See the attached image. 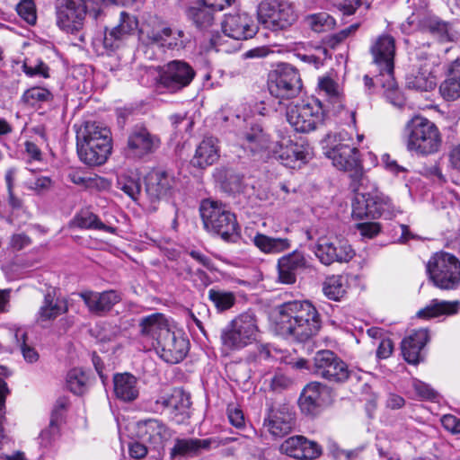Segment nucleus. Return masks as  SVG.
<instances>
[{
  "label": "nucleus",
  "instance_id": "nucleus-1",
  "mask_svg": "<svg viewBox=\"0 0 460 460\" xmlns=\"http://www.w3.org/2000/svg\"><path fill=\"white\" fill-rule=\"evenodd\" d=\"M326 156L339 170L349 172L351 178V188L357 192L352 205V217L357 219L376 218L393 208L390 198L378 192L367 191L366 186L369 180L365 175L359 162V153L356 146L349 143H339L326 151Z\"/></svg>",
  "mask_w": 460,
  "mask_h": 460
},
{
  "label": "nucleus",
  "instance_id": "nucleus-2",
  "mask_svg": "<svg viewBox=\"0 0 460 460\" xmlns=\"http://www.w3.org/2000/svg\"><path fill=\"white\" fill-rule=\"evenodd\" d=\"M321 326L320 314L309 301H290L278 308L275 331L283 337L303 342L316 335Z\"/></svg>",
  "mask_w": 460,
  "mask_h": 460
},
{
  "label": "nucleus",
  "instance_id": "nucleus-3",
  "mask_svg": "<svg viewBox=\"0 0 460 460\" xmlns=\"http://www.w3.org/2000/svg\"><path fill=\"white\" fill-rule=\"evenodd\" d=\"M402 138L407 150L420 155L436 154L442 145V135L437 125L420 115L413 116L406 122Z\"/></svg>",
  "mask_w": 460,
  "mask_h": 460
},
{
  "label": "nucleus",
  "instance_id": "nucleus-4",
  "mask_svg": "<svg viewBox=\"0 0 460 460\" xmlns=\"http://www.w3.org/2000/svg\"><path fill=\"white\" fill-rule=\"evenodd\" d=\"M140 44L146 49L156 47L162 49L180 50L186 47L189 37L184 31L171 27L167 22L151 19L139 28Z\"/></svg>",
  "mask_w": 460,
  "mask_h": 460
},
{
  "label": "nucleus",
  "instance_id": "nucleus-5",
  "mask_svg": "<svg viewBox=\"0 0 460 460\" xmlns=\"http://www.w3.org/2000/svg\"><path fill=\"white\" fill-rule=\"evenodd\" d=\"M260 334L256 315L251 312L238 314L221 331L223 349L227 351L240 350L257 341Z\"/></svg>",
  "mask_w": 460,
  "mask_h": 460
},
{
  "label": "nucleus",
  "instance_id": "nucleus-6",
  "mask_svg": "<svg viewBox=\"0 0 460 460\" xmlns=\"http://www.w3.org/2000/svg\"><path fill=\"white\" fill-rule=\"evenodd\" d=\"M200 215L205 228L219 235L224 241L236 242L240 227L236 217L226 206L206 199L200 205Z\"/></svg>",
  "mask_w": 460,
  "mask_h": 460
},
{
  "label": "nucleus",
  "instance_id": "nucleus-7",
  "mask_svg": "<svg viewBox=\"0 0 460 460\" xmlns=\"http://www.w3.org/2000/svg\"><path fill=\"white\" fill-rule=\"evenodd\" d=\"M427 270L439 288L452 289L460 283V261L451 253H435L428 262Z\"/></svg>",
  "mask_w": 460,
  "mask_h": 460
},
{
  "label": "nucleus",
  "instance_id": "nucleus-8",
  "mask_svg": "<svg viewBox=\"0 0 460 460\" xmlns=\"http://www.w3.org/2000/svg\"><path fill=\"white\" fill-rule=\"evenodd\" d=\"M258 20L265 29L279 31L291 27L296 22L297 14L290 3L272 0L259 5Z\"/></svg>",
  "mask_w": 460,
  "mask_h": 460
},
{
  "label": "nucleus",
  "instance_id": "nucleus-9",
  "mask_svg": "<svg viewBox=\"0 0 460 460\" xmlns=\"http://www.w3.org/2000/svg\"><path fill=\"white\" fill-rule=\"evenodd\" d=\"M324 112L318 100L297 102L287 111V119L297 132L309 133L323 122Z\"/></svg>",
  "mask_w": 460,
  "mask_h": 460
},
{
  "label": "nucleus",
  "instance_id": "nucleus-10",
  "mask_svg": "<svg viewBox=\"0 0 460 460\" xmlns=\"http://www.w3.org/2000/svg\"><path fill=\"white\" fill-rule=\"evenodd\" d=\"M269 155L279 161L284 166L296 169L309 161L311 152L308 145L294 142L288 137H282L270 144Z\"/></svg>",
  "mask_w": 460,
  "mask_h": 460
},
{
  "label": "nucleus",
  "instance_id": "nucleus-11",
  "mask_svg": "<svg viewBox=\"0 0 460 460\" xmlns=\"http://www.w3.org/2000/svg\"><path fill=\"white\" fill-rule=\"evenodd\" d=\"M298 72L290 66H283L271 71L268 77V89L271 96L279 99L296 97L301 90Z\"/></svg>",
  "mask_w": 460,
  "mask_h": 460
},
{
  "label": "nucleus",
  "instance_id": "nucleus-12",
  "mask_svg": "<svg viewBox=\"0 0 460 460\" xmlns=\"http://www.w3.org/2000/svg\"><path fill=\"white\" fill-rule=\"evenodd\" d=\"M314 372L315 375L334 384L346 382L351 373L348 365L329 349L319 350L315 353Z\"/></svg>",
  "mask_w": 460,
  "mask_h": 460
},
{
  "label": "nucleus",
  "instance_id": "nucleus-13",
  "mask_svg": "<svg viewBox=\"0 0 460 460\" xmlns=\"http://www.w3.org/2000/svg\"><path fill=\"white\" fill-rule=\"evenodd\" d=\"M373 64L379 72L377 76L388 77L389 86L394 85L395 40L387 34L376 38L369 49Z\"/></svg>",
  "mask_w": 460,
  "mask_h": 460
},
{
  "label": "nucleus",
  "instance_id": "nucleus-14",
  "mask_svg": "<svg viewBox=\"0 0 460 460\" xmlns=\"http://www.w3.org/2000/svg\"><path fill=\"white\" fill-rule=\"evenodd\" d=\"M96 0H63L57 7V24L67 32L83 28L86 12Z\"/></svg>",
  "mask_w": 460,
  "mask_h": 460
},
{
  "label": "nucleus",
  "instance_id": "nucleus-15",
  "mask_svg": "<svg viewBox=\"0 0 460 460\" xmlns=\"http://www.w3.org/2000/svg\"><path fill=\"white\" fill-rule=\"evenodd\" d=\"M315 255L324 265L337 262H348L355 252L348 241L338 237H320L315 246Z\"/></svg>",
  "mask_w": 460,
  "mask_h": 460
},
{
  "label": "nucleus",
  "instance_id": "nucleus-16",
  "mask_svg": "<svg viewBox=\"0 0 460 460\" xmlns=\"http://www.w3.org/2000/svg\"><path fill=\"white\" fill-rule=\"evenodd\" d=\"M194 69L183 60H172L161 67L159 83L172 93L188 86L195 77Z\"/></svg>",
  "mask_w": 460,
  "mask_h": 460
},
{
  "label": "nucleus",
  "instance_id": "nucleus-17",
  "mask_svg": "<svg viewBox=\"0 0 460 460\" xmlns=\"http://www.w3.org/2000/svg\"><path fill=\"white\" fill-rule=\"evenodd\" d=\"M160 137L151 133L144 126H135L129 132L127 142V153L137 158L155 153L160 146Z\"/></svg>",
  "mask_w": 460,
  "mask_h": 460
},
{
  "label": "nucleus",
  "instance_id": "nucleus-18",
  "mask_svg": "<svg viewBox=\"0 0 460 460\" xmlns=\"http://www.w3.org/2000/svg\"><path fill=\"white\" fill-rule=\"evenodd\" d=\"M157 354L165 362L177 364L184 359L189 351V341L181 334L170 331L157 340L154 347Z\"/></svg>",
  "mask_w": 460,
  "mask_h": 460
},
{
  "label": "nucleus",
  "instance_id": "nucleus-19",
  "mask_svg": "<svg viewBox=\"0 0 460 460\" xmlns=\"http://www.w3.org/2000/svg\"><path fill=\"white\" fill-rule=\"evenodd\" d=\"M175 185L174 176L162 169H154L146 177V192L151 202L169 198Z\"/></svg>",
  "mask_w": 460,
  "mask_h": 460
},
{
  "label": "nucleus",
  "instance_id": "nucleus-20",
  "mask_svg": "<svg viewBox=\"0 0 460 460\" xmlns=\"http://www.w3.org/2000/svg\"><path fill=\"white\" fill-rule=\"evenodd\" d=\"M224 33L234 40H242L252 38L257 27L251 16L246 13H234L226 14L222 22Z\"/></svg>",
  "mask_w": 460,
  "mask_h": 460
},
{
  "label": "nucleus",
  "instance_id": "nucleus-21",
  "mask_svg": "<svg viewBox=\"0 0 460 460\" xmlns=\"http://www.w3.org/2000/svg\"><path fill=\"white\" fill-rule=\"evenodd\" d=\"M140 336L142 341L146 343L145 348L151 349L157 344V340L165 336L171 331L168 320L163 314L155 313L141 319Z\"/></svg>",
  "mask_w": 460,
  "mask_h": 460
},
{
  "label": "nucleus",
  "instance_id": "nucleus-22",
  "mask_svg": "<svg viewBox=\"0 0 460 460\" xmlns=\"http://www.w3.org/2000/svg\"><path fill=\"white\" fill-rule=\"evenodd\" d=\"M280 451L296 459L312 460L321 456L322 447L304 436H292L280 445Z\"/></svg>",
  "mask_w": 460,
  "mask_h": 460
},
{
  "label": "nucleus",
  "instance_id": "nucleus-23",
  "mask_svg": "<svg viewBox=\"0 0 460 460\" xmlns=\"http://www.w3.org/2000/svg\"><path fill=\"white\" fill-rule=\"evenodd\" d=\"M137 436L154 449L159 450L171 438L172 431L161 420L149 419L137 423Z\"/></svg>",
  "mask_w": 460,
  "mask_h": 460
},
{
  "label": "nucleus",
  "instance_id": "nucleus-24",
  "mask_svg": "<svg viewBox=\"0 0 460 460\" xmlns=\"http://www.w3.org/2000/svg\"><path fill=\"white\" fill-rule=\"evenodd\" d=\"M219 441L217 438H176L174 445L170 450V457L190 458L198 456L202 451L210 449L212 447H217Z\"/></svg>",
  "mask_w": 460,
  "mask_h": 460
},
{
  "label": "nucleus",
  "instance_id": "nucleus-25",
  "mask_svg": "<svg viewBox=\"0 0 460 460\" xmlns=\"http://www.w3.org/2000/svg\"><path fill=\"white\" fill-rule=\"evenodd\" d=\"M263 426L275 438H283L289 434L295 426V415L287 406L271 409Z\"/></svg>",
  "mask_w": 460,
  "mask_h": 460
},
{
  "label": "nucleus",
  "instance_id": "nucleus-26",
  "mask_svg": "<svg viewBox=\"0 0 460 460\" xmlns=\"http://www.w3.org/2000/svg\"><path fill=\"white\" fill-rule=\"evenodd\" d=\"M156 403L161 404L170 411L176 423L181 424L189 418V409L191 404L188 394L180 388H174L171 394L161 395Z\"/></svg>",
  "mask_w": 460,
  "mask_h": 460
},
{
  "label": "nucleus",
  "instance_id": "nucleus-27",
  "mask_svg": "<svg viewBox=\"0 0 460 460\" xmlns=\"http://www.w3.org/2000/svg\"><path fill=\"white\" fill-rule=\"evenodd\" d=\"M79 296L84 302L89 312L97 315L110 312L121 300L120 294L115 290L103 292L85 290L81 292Z\"/></svg>",
  "mask_w": 460,
  "mask_h": 460
},
{
  "label": "nucleus",
  "instance_id": "nucleus-28",
  "mask_svg": "<svg viewBox=\"0 0 460 460\" xmlns=\"http://www.w3.org/2000/svg\"><path fill=\"white\" fill-rule=\"evenodd\" d=\"M112 144L109 128L96 121L84 122L76 131V148L93 144Z\"/></svg>",
  "mask_w": 460,
  "mask_h": 460
},
{
  "label": "nucleus",
  "instance_id": "nucleus-29",
  "mask_svg": "<svg viewBox=\"0 0 460 460\" xmlns=\"http://www.w3.org/2000/svg\"><path fill=\"white\" fill-rule=\"evenodd\" d=\"M137 27L138 22L136 16L121 12L119 23L108 33H105L104 47L110 49L119 48L122 40L132 35Z\"/></svg>",
  "mask_w": 460,
  "mask_h": 460
},
{
  "label": "nucleus",
  "instance_id": "nucleus-30",
  "mask_svg": "<svg viewBox=\"0 0 460 460\" xmlns=\"http://www.w3.org/2000/svg\"><path fill=\"white\" fill-rule=\"evenodd\" d=\"M306 267L305 255L294 251L278 260V279L282 284H294L296 281V272Z\"/></svg>",
  "mask_w": 460,
  "mask_h": 460
},
{
  "label": "nucleus",
  "instance_id": "nucleus-31",
  "mask_svg": "<svg viewBox=\"0 0 460 460\" xmlns=\"http://www.w3.org/2000/svg\"><path fill=\"white\" fill-rule=\"evenodd\" d=\"M429 340L427 329L413 331L401 343L402 355L410 364L416 365L420 360V351Z\"/></svg>",
  "mask_w": 460,
  "mask_h": 460
},
{
  "label": "nucleus",
  "instance_id": "nucleus-32",
  "mask_svg": "<svg viewBox=\"0 0 460 460\" xmlns=\"http://www.w3.org/2000/svg\"><path fill=\"white\" fill-rule=\"evenodd\" d=\"M218 140L213 137H208L198 145L191 164L197 168H205L215 164L220 155Z\"/></svg>",
  "mask_w": 460,
  "mask_h": 460
},
{
  "label": "nucleus",
  "instance_id": "nucleus-33",
  "mask_svg": "<svg viewBox=\"0 0 460 460\" xmlns=\"http://www.w3.org/2000/svg\"><path fill=\"white\" fill-rule=\"evenodd\" d=\"M253 245L264 254H279L291 248L292 241L285 236H272L255 233L252 238Z\"/></svg>",
  "mask_w": 460,
  "mask_h": 460
},
{
  "label": "nucleus",
  "instance_id": "nucleus-34",
  "mask_svg": "<svg viewBox=\"0 0 460 460\" xmlns=\"http://www.w3.org/2000/svg\"><path fill=\"white\" fill-rule=\"evenodd\" d=\"M114 394L123 402H132L139 394L137 379L129 373L116 374L113 377Z\"/></svg>",
  "mask_w": 460,
  "mask_h": 460
},
{
  "label": "nucleus",
  "instance_id": "nucleus-35",
  "mask_svg": "<svg viewBox=\"0 0 460 460\" xmlns=\"http://www.w3.org/2000/svg\"><path fill=\"white\" fill-rule=\"evenodd\" d=\"M214 9L208 4L192 6L187 10V16L195 27L201 31H211L215 23Z\"/></svg>",
  "mask_w": 460,
  "mask_h": 460
},
{
  "label": "nucleus",
  "instance_id": "nucleus-36",
  "mask_svg": "<svg viewBox=\"0 0 460 460\" xmlns=\"http://www.w3.org/2000/svg\"><path fill=\"white\" fill-rule=\"evenodd\" d=\"M406 86L409 89L429 92L435 88L436 81L432 75L431 67L427 63L420 65L418 71L406 76Z\"/></svg>",
  "mask_w": 460,
  "mask_h": 460
},
{
  "label": "nucleus",
  "instance_id": "nucleus-37",
  "mask_svg": "<svg viewBox=\"0 0 460 460\" xmlns=\"http://www.w3.org/2000/svg\"><path fill=\"white\" fill-rule=\"evenodd\" d=\"M111 149L112 144H93L77 148V154L83 163L88 165H101L107 161Z\"/></svg>",
  "mask_w": 460,
  "mask_h": 460
},
{
  "label": "nucleus",
  "instance_id": "nucleus-38",
  "mask_svg": "<svg viewBox=\"0 0 460 460\" xmlns=\"http://www.w3.org/2000/svg\"><path fill=\"white\" fill-rule=\"evenodd\" d=\"M441 96L447 101L460 98V60H456L450 66L447 78L439 86Z\"/></svg>",
  "mask_w": 460,
  "mask_h": 460
},
{
  "label": "nucleus",
  "instance_id": "nucleus-39",
  "mask_svg": "<svg viewBox=\"0 0 460 460\" xmlns=\"http://www.w3.org/2000/svg\"><path fill=\"white\" fill-rule=\"evenodd\" d=\"M460 309L459 301H444L433 299L430 303L420 309L417 315L420 318H434L440 315H453L458 313Z\"/></svg>",
  "mask_w": 460,
  "mask_h": 460
},
{
  "label": "nucleus",
  "instance_id": "nucleus-40",
  "mask_svg": "<svg viewBox=\"0 0 460 460\" xmlns=\"http://www.w3.org/2000/svg\"><path fill=\"white\" fill-rule=\"evenodd\" d=\"M269 137L263 130L259 128H252L250 132L244 135L243 146L248 149L252 155L259 154L264 150L269 152L270 146Z\"/></svg>",
  "mask_w": 460,
  "mask_h": 460
},
{
  "label": "nucleus",
  "instance_id": "nucleus-41",
  "mask_svg": "<svg viewBox=\"0 0 460 460\" xmlns=\"http://www.w3.org/2000/svg\"><path fill=\"white\" fill-rule=\"evenodd\" d=\"M67 310L68 307L66 300L55 299L50 294H47L39 314L42 321H48L55 319L58 315L65 314Z\"/></svg>",
  "mask_w": 460,
  "mask_h": 460
},
{
  "label": "nucleus",
  "instance_id": "nucleus-42",
  "mask_svg": "<svg viewBox=\"0 0 460 460\" xmlns=\"http://www.w3.org/2000/svg\"><path fill=\"white\" fill-rule=\"evenodd\" d=\"M323 387L321 383L312 382L304 388L299 399L300 407L303 411L312 413L315 410L319 405Z\"/></svg>",
  "mask_w": 460,
  "mask_h": 460
},
{
  "label": "nucleus",
  "instance_id": "nucleus-43",
  "mask_svg": "<svg viewBox=\"0 0 460 460\" xmlns=\"http://www.w3.org/2000/svg\"><path fill=\"white\" fill-rule=\"evenodd\" d=\"M53 98L50 91L45 87L33 86L26 90L22 95L21 102L28 107H40L42 103Z\"/></svg>",
  "mask_w": 460,
  "mask_h": 460
},
{
  "label": "nucleus",
  "instance_id": "nucleus-44",
  "mask_svg": "<svg viewBox=\"0 0 460 460\" xmlns=\"http://www.w3.org/2000/svg\"><path fill=\"white\" fill-rule=\"evenodd\" d=\"M75 224L80 228L101 230L107 233H114L112 226H106L93 213L89 211H82L75 217Z\"/></svg>",
  "mask_w": 460,
  "mask_h": 460
},
{
  "label": "nucleus",
  "instance_id": "nucleus-45",
  "mask_svg": "<svg viewBox=\"0 0 460 460\" xmlns=\"http://www.w3.org/2000/svg\"><path fill=\"white\" fill-rule=\"evenodd\" d=\"M89 376L80 368L71 369L66 376V386L75 394H83L88 389Z\"/></svg>",
  "mask_w": 460,
  "mask_h": 460
},
{
  "label": "nucleus",
  "instance_id": "nucleus-46",
  "mask_svg": "<svg viewBox=\"0 0 460 460\" xmlns=\"http://www.w3.org/2000/svg\"><path fill=\"white\" fill-rule=\"evenodd\" d=\"M324 295L332 300L338 301L346 293L345 279L342 276H332L326 279L323 288Z\"/></svg>",
  "mask_w": 460,
  "mask_h": 460
},
{
  "label": "nucleus",
  "instance_id": "nucleus-47",
  "mask_svg": "<svg viewBox=\"0 0 460 460\" xmlns=\"http://www.w3.org/2000/svg\"><path fill=\"white\" fill-rule=\"evenodd\" d=\"M318 86L320 91L323 92L330 102L338 106L341 103L342 92L340 85L330 77L319 79Z\"/></svg>",
  "mask_w": 460,
  "mask_h": 460
},
{
  "label": "nucleus",
  "instance_id": "nucleus-48",
  "mask_svg": "<svg viewBox=\"0 0 460 460\" xmlns=\"http://www.w3.org/2000/svg\"><path fill=\"white\" fill-rule=\"evenodd\" d=\"M13 337L16 341L17 345L19 346L22 354L24 358V359L29 363H34L38 361L39 359V354L37 350L29 346L26 343L27 339V333L22 328H17L14 331Z\"/></svg>",
  "mask_w": 460,
  "mask_h": 460
},
{
  "label": "nucleus",
  "instance_id": "nucleus-49",
  "mask_svg": "<svg viewBox=\"0 0 460 460\" xmlns=\"http://www.w3.org/2000/svg\"><path fill=\"white\" fill-rule=\"evenodd\" d=\"M208 298L219 311H225L231 308L235 302L234 293L216 289H210L208 291Z\"/></svg>",
  "mask_w": 460,
  "mask_h": 460
},
{
  "label": "nucleus",
  "instance_id": "nucleus-50",
  "mask_svg": "<svg viewBox=\"0 0 460 460\" xmlns=\"http://www.w3.org/2000/svg\"><path fill=\"white\" fill-rule=\"evenodd\" d=\"M376 82L380 84L385 89L386 99L394 106L402 107L404 105V98L397 89V84L394 79V85L389 86L388 77L376 76Z\"/></svg>",
  "mask_w": 460,
  "mask_h": 460
},
{
  "label": "nucleus",
  "instance_id": "nucleus-51",
  "mask_svg": "<svg viewBox=\"0 0 460 460\" xmlns=\"http://www.w3.org/2000/svg\"><path fill=\"white\" fill-rule=\"evenodd\" d=\"M118 186L125 194L133 200H137L141 191V183L139 178L122 175L118 180Z\"/></svg>",
  "mask_w": 460,
  "mask_h": 460
},
{
  "label": "nucleus",
  "instance_id": "nucleus-52",
  "mask_svg": "<svg viewBox=\"0 0 460 460\" xmlns=\"http://www.w3.org/2000/svg\"><path fill=\"white\" fill-rule=\"evenodd\" d=\"M423 29L429 31L433 34H437L441 40H450L448 33V24L436 18H429L423 22Z\"/></svg>",
  "mask_w": 460,
  "mask_h": 460
},
{
  "label": "nucleus",
  "instance_id": "nucleus-53",
  "mask_svg": "<svg viewBox=\"0 0 460 460\" xmlns=\"http://www.w3.org/2000/svg\"><path fill=\"white\" fill-rule=\"evenodd\" d=\"M18 14L29 24H34L37 20L34 3L31 0H22L16 7Z\"/></svg>",
  "mask_w": 460,
  "mask_h": 460
},
{
  "label": "nucleus",
  "instance_id": "nucleus-54",
  "mask_svg": "<svg viewBox=\"0 0 460 460\" xmlns=\"http://www.w3.org/2000/svg\"><path fill=\"white\" fill-rule=\"evenodd\" d=\"M331 17L325 13H314L305 17L306 24L314 31L320 32L329 26Z\"/></svg>",
  "mask_w": 460,
  "mask_h": 460
},
{
  "label": "nucleus",
  "instance_id": "nucleus-55",
  "mask_svg": "<svg viewBox=\"0 0 460 460\" xmlns=\"http://www.w3.org/2000/svg\"><path fill=\"white\" fill-rule=\"evenodd\" d=\"M52 181L49 177L40 176L34 179H29L25 181V185L28 189L41 193L50 189Z\"/></svg>",
  "mask_w": 460,
  "mask_h": 460
},
{
  "label": "nucleus",
  "instance_id": "nucleus-56",
  "mask_svg": "<svg viewBox=\"0 0 460 460\" xmlns=\"http://www.w3.org/2000/svg\"><path fill=\"white\" fill-rule=\"evenodd\" d=\"M358 24H352L349 27L338 31L337 33L329 36L327 40L328 45L331 48H335L345 39H347L351 33L355 32L358 30Z\"/></svg>",
  "mask_w": 460,
  "mask_h": 460
},
{
  "label": "nucleus",
  "instance_id": "nucleus-57",
  "mask_svg": "<svg viewBox=\"0 0 460 460\" xmlns=\"http://www.w3.org/2000/svg\"><path fill=\"white\" fill-rule=\"evenodd\" d=\"M59 427L58 420L54 417L50 420L49 427L40 433L41 443L47 447L51 440L58 434Z\"/></svg>",
  "mask_w": 460,
  "mask_h": 460
},
{
  "label": "nucleus",
  "instance_id": "nucleus-58",
  "mask_svg": "<svg viewBox=\"0 0 460 460\" xmlns=\"http://www.w3.org/2000/svg\"><path fill=\"white\" fill-rule=\"evenodd\" d=\"M227 416L230 423L237 428L242 429L245 425L244 416L240 408L235 405H229L227 408Z\"/></svg>",
  "mask_w": 460,
  "mask_h": 460
},
{
  "label": "nucleus",
  "instance_id": "nucleus-59",
  "mask_svg": "<svg viewBox=\"0 0 460 460\" xmlns=\"http://www.w3.org/2000/svg\"><path fill=\"white\" fill-rule=\"evenodd\" d=\"M23 72L29 76L40 75L44 78H48L49 75V67L42 61H39L35 66H31L27 63H24L22 66Z\"/></svg>",
  "mask_w": 460,
  "mask_h": 460
},
{
  "label": "nucleus",
  "instance_id": "nucleus-60",
  "mask_svg": "<svg viewBox=\"0 0 460 460\" xmlns=\"http://www.w3.org/2000/svg\"><path fill=\"white\" fill-rule=\"evenodd\" d=\"M413 387L417 394L423 399L433 400L437 397V392L424 382L414 380Z\"/></svg>",
  "mask_w": 460,
  "mask_h": 460
},
{
  "label": "nucleus",
  "instance_id": "nucleus-61",
  "mask_svg": "<svg viewBox=\"0 0 460 460\" xmlns=\"http://www.w3.org/2000/svg\"><path fill=\"white\" fill-rule=\"evenodd\" d=\"M358 230L363 237L371 239L380 232V226L376 222H365L357 225Z\"/></svg>",
  "mask_w": 460,
  "mask_h": 460
},
{
  "label": "nucleus",
  "instance_id": "nucleus-62",
  "mask_svg": "<svg viewBox=\"0 0 460 460\" xmlns=\"http://www.w3.org/2000/svg\"><path fill=\"white\" fill-rule=\"evenodd\" d=\"M128 453L130 457L137 460H141L146 456L148 449L143 443L134 441L128 446Z\"/></svg>",
  "mask_w": 460,
  "mask_h": 460
},
{
  "label": "nucleus",
  "instance_id": "nucleus-63",
  "mask_svg": "<svg viewBox=\"0 0 460 460\" xmlns=\"http://www.w3.org/2000/svg\"><path fill=\"white\" fill-rule=\"evenodd\" d=\"M393 342L390 339H382L376 349V356L379 358H387L393 352Z\"/></svg>",
  "mask_w": 460,
  "mask_h": 460
},
{
  "label": "nucleus",
  "instance_id": "nucleus-64",
  "mask_svg": "<svg viewBox=\"0 0 460 460\" xmlns=\"http://www.w3.org/2000/svg\"><path fill=\"white\" fill-rule=\"evenodd\" d=\"M292 385V380L282 374L276 375L271 380V387L273 390H282L289 387Z\"/></svg>",
  "mask_w": 460,
  "mask_h": 460
}]
</instances>
